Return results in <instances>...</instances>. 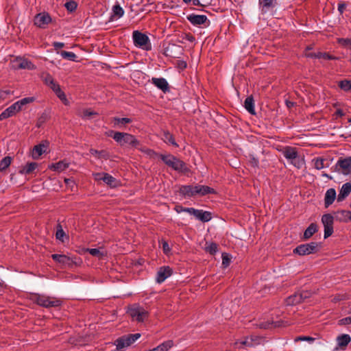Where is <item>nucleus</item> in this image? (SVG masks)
Listing matches in <instances>:
<instances>
[{"label": "nucleus", "mask_w": 351, "mask_h": 351, "mask_svg": "<svg viewBox=\"0 0 351 351\" xmlns=\"http://www.w3.org/2000/svg\"><path fill=\"white\" fill-rule=\"evenodd\" d=\"M244 107L251 114H256L254 109V100L252 95L248 96L244 101Z\"/></svg>", "instance_id": "obj_31"}, {"label": "nucleus", "mask_w": 351, "mask_h": 351, "mask_svg": "<svg viewBox=\"0 0 351 351\" xmlns=\"http://www.w3.org/2000/svg\"><path fill=\"white\" fill-rule=\"evenodd\" d=\"M306 56L308 58H317V59L323 58L325 60H337V57L333 56L329 54L328 53H326V52L309 53L306 55Z\"/></svg>", "instance_id": "obj_29"}, {"label": "nucleus", "mask_w": 351, "mask_h": 351, "mask_svg": "<svg viewBox=\"0 0 351 351\" xmlns=\"http://www.w3.org/2000/svg\"><path fill=\"white\" fill-rule=\"evenodd\" d=\"M338 86L345 92H351V80L344 79L338 82Z\"/></svg>", "instance_id": "obj_38"}, {"label": "nucleus", "mask_w": 351, "mask_h": 351, "mask_svg": "<svg viewBox=\"0 0 351 351\" xmlns=\"http://www.w3.org/2000/svg\"><path fill=\"white\" fill-rule=\"evenodd\" d=\"M350 192L351 182H346L343 184L337 196V202L343 201L346 197L349 195Z\"/></svg>", "instance_id": "obj_22"}, {"label": "nucleus", "mask_w": 351, "mask_h": 351, "mask_svg": "<svg viewBox=\"0 0 351 351\" xmlns=\"http://www.w3.org/2000/svg\"><path fill=\"white\" fill-rule=\"evenodd\" d=\"M186 19L193 25H200L206 22H209L206 15H198L195 14H189L186 16Z\"/></svg>", "instance_id": "obj_15"}, {"label": "nucleus", "mask_w": 351, "mask_h": 351, "mask_svg": "<svg viewBox=\"0 0 351 351\" xmlns=\"http://www.w3.org/2000/svg\"><path fill=\"white\" fill-rule=\"evenodd\" d=\"M283 156L288 160H291L298 154L296 147L287 146L282 150Z\"/></svg>", "instance_id": "obj_27"}, {"label": "nucleus", "mask_w": 351, "mask_h": 351, "mask_svg": "<svg viewBox=\"0 0 351 351\" xmlns=\"http://www.w3.org/2000/svg\"><path fill=\"white\" fill-rule=\"evenodd\" d=\"M290 162L297 169H300L304 164V160L300 156L299 154L296 156V158H294L293 159L290 160Z\"/></svg>", "instance_id": "obj_41"}, {"label": "nucleus", "mask_w": 351, "mask_h": 351, "mask_svg": "<svg viewBox=\"0 0 351 351\" xmlns=\"http://www.w3.org/2000/svg\"><path fill=\"white\" fill-rule=\"evenodd\" d=\"M195 193L196 195L199 194L202 196L207 194H215L216 191L214 189L205 185H196L195 186Z\"/></svg>", "instance_id": "obj_21"}, {"label": "nucleus", "mask_w": 351, "mask_h": 351, "mask_svg": "<svg viewBox=\"0 0 351 351\" xmlns=\"http://www.w3.org/2000/svg\"><path fill=\"white\" fill-rule=\"evenodd\" d=\"M114 140L121 146H130L132 148H136L142 152L150 153L154 152L151 149L144 150L140 147V141L132 134L126 132H117L114 134Z\"/></svg>", "instance_id": "obj_1"}, {"label": "nucleus", "mask_w": 351, "mask_h": 351, "mask_svg": "<svg viewBox=\"0 0 351 351\" xmlns=\"http://www.w3.org/2000/svg\"><path fill=\"white\" fill-rule=\"evenodd\" d=\"M315 340V338H313V337H310V336H299V337H297L295 339V341H308L310 343L313 342Z\"/></svg>", "instance_id": "obj_55"}, {"label": "nucleus", "mask_w": 351, "mask_h": 351, "mask_svg": "<svg viewBox=\"0 0 351 351\" xmlns=\"http://www.w3.org/2000/svg\"><path fill=\"white\" fill-rule=\"evenodd\" d=\"M173 346L172 340L164 341L157 347L147 351H168Z\"/></svg>", "instance_id": "obj_34"}, {"label": "nucleus", "mask_w": 351, "mask_h": 351, "mask_svg": "<svg viewBox=\"0 0 351 351\" xmlns=\"http://www.w3.org/2000/svg\"><path fill=\"white\" fill-rule=\"evenodd\" d=\"M190 208H184L181 205H176L174 208V210L180 213L181 212H186L187 213V210H189Z\"/></svg>", "instance_id": "obj_63"}, {"label": "nucleus", "mask_w": 351, "mask_h": 351, "mask_svg": "<svg viewBox=\"0 0 351 351\" xmlns=\"http://www.w3.org/2000/svg\"><path fill=\"white\" fill-rule=\"evenodd\" d=\"M14 62L17 63V65L15 66V68L18 69L32 70L35 69L34 64L31 61L25 58L18 57L14 60Z\"/></svg>", "instance_id": "obj_16"}, {"label": "nucleus", "mask_w": 351, "mask_h": 351, "mask_svg": "<svg viewBox=\"0 0 351 351\" xmlns=\"http://www.w3.org/2000/svg\"><path fill=\"white\" fill-rule=\"evenodd\" d=\"M112 12L113 16H117L118 18L121 17L124 14L123 9L119 4L113 6Z\"/></svg>", "instance_id": "obj_46"}, {"label": "nucleus", "mask_w": 351, "mask_h": 351, "mask_svg": "<svg viewBox=\"0 0 351 351\" xmlns=\"http://www.w3.org/2000/svg\"><path fill=\"white\" fill-rule=\"evenodd\" d=\"M49 119V115L47 112H43L40 117L38 119L36 126L40 128L43 123H45Z\"/></svg>", "instance_id": "obj_49"}, {"label": "nucleus", "mask_w": 351, "mask_h": 351, "mask_svg": "<svg viewBox=\"0 0 351 351\" xmlns=\"http://www.w3.org/2000/svg\"><path fill=\"white\" fill-rule=\"evenodd\" d=\"M38 165L37 162H27L19 170V173L22 175L30 174L38 167Z\"/></svg>", "instance_id": "obj_26"}, {"label": "nucleus", "mask_w": 351, "mask_h": 351, "mask_svg": "<svg viewBox=\"0 0 351 351\" xmlns=\"http://www.w3.org/2000/svg\"><path fill=\"white\" fill-rule=\"evenodd\" d=\"M57 97L62 101H66L65 93L61 90V88H58V90L55 93Z\"/></svg>", "instance_id": "obj_58"}, {"label": "nucleus", "mask_w": 351, "mask_h": 351, "mask_svg": "<svg viewBox=\"0 0 351 351\" xmlns=\"http://www.w3.org/2000/svg\"><path fill=\"white\" fill-rule=\"evenodd\" d=\"M230 263V258H229V256L226 253L222 254V265L224 267H228Z\"/></svg>", "instance_id": "obj_57"}, {"label": "nucleus", "mask_w": 351, "mask_h": 351, "mask_svg": "<svg viewBox=\"0 0 351 351\" xmlns=\"http://www.w3.org/2000/svg\"><path fill=\"white\" fill-rule=\"evenodd\" d=\"M337 341L338 346L341 348L343 349L351 341V337L349 335L343 334V335H341L337 337Z\"/></svg>", "instance_id": "obj_33"}, {"label": "nucleus", "mask_w": 351, "mask_h": 351, "mask_svg": "<svg viewBox=\"0 0 351 351\" xmlns=\"http://www.w3.org/2000/svg\"><path fill=\"white\" fill-rule=\"evenodd\" d=\"M85 252H88L93 256L97 257L99 259H102L104 256H106V254L103 252H101L97 248H86L84 250Z\"/></svg>", "instance_id": "obj_39"}, {"label": "nucleus", "mask_w": 351, "mask_h": 351, "mask_svg": "<svg viewBox=\"0 0 351 351\" xmlns=\"http://www.w3.org/2000/svg\"><path fill=\"white\" fill-rule=\"evenodd\" d=\"M41 79L43 80V81L44 82V83L48 86L50 84H52V82L54 80L53 77H52L51 75H50L49 73H43L41 74Z\"/></svg>", "instance_id": "obj_44"}, {"label": "nucleus", "mask_w": 351, "mask_h": 351, "mask_svg": "<svg viewBox=\"0 0 351 351\" xmlns=\"http://www.w3.org/2000/svg\"><path fill=\"white\" fill-rule=\"evenodd\" d=\"M259 5L263 14L267 13L274 9L277 5V0H258Z\"/></svg>", "instance_id": "obj_19"}, {"label": "nucleus", "mask_w": 351, "mask_h": 351, "mask_svg": "<svg viewBox=\"0 0 351 351\" xmlns=\"http://www.w3.org/2000/svg\"><path fill=\"white\" fill-rule=\"evenodd\" d=\"M182 38L186 39V40H189L191 43L195 40V37L190 33L184 34V35L182 36Z\"/></svg>", "instance_id": "obj_61"}, {"label": "nucleus", "mask_w": 351, "mask_h": 351, "mask_svg": "<svg viewBox=\"0 0 351 351\" xmlns=\"http://www.w3.org/2000/svg\"><path fill=\"white\" fill-rule=\"evenodd\" d=\"M69 166V163L66 162V160H61L56 163H52L49 166V168L51 170L60 172L67 169Z\"/></svg>", "instance_id": "obj_30"}, {"label": "nucleus", "mask_w": 351, "mask_h": 351, "mask_svg": "<svg viewBox=\"0 0 351 351\" xmlns=\"http://www.w3.org/2000/svg\"><path fill=\"white\" fill-rule=\"evenodd\" d=\"M64 5L69 12H72L76 10L77 4L75 1L71 0L67 1Z\"/></svg>", "instance_id": "obj_51"}, {"label": "nucleus", "mask_w": 351, "mask_h": 351, "mask_svg": "<svg viewBox=\"0 0 351 351\" xmlns=\"http://www.w3.org/2000/svg\"><path fill=\"white\" fill-rule=\"evenodd\" d=\"M337 220L340 222L347 223L351 221V211L346 210H340L337 212Z\"/></svg>", "instance_id": "obj_24"}, {"label": "nucleus", "mask_w": 351, "mask_h": 351, "mask_svg": "<svg viewBox=\"0 0 351 351\" xmlns=\"http://www.w3.org/2000/svg\"><path fill=\"white\" fill-rule=\"evenodd\" d=\"M132 122V120L130 118H119V117H113L112 123L114 126H119L120 128H122V125L128 124Z\"/></svg>", "instance_id": "obj_36"}, {"label": "nucleus", "mask_w": 351, "mask_h": 351, "mask_svg": "<svg viewBox=\"0 0 351 351\" xmlns=\"http://www.w3.org/2000/svg\"><path fill=\"white\" fill-rule=\"evenodd\" d=\"M299 293L300 299L301 302H304L306 299L309 298L311 295V293L308 291H302L298 292Z\"/></svg>", "instance_id": "obj_53"}, {"label": "nucleus", "mask_w": 351, "mask_h": 351, "mask_svg": "<svg viewBox=\"0 0 351 351\" xmlns=\"http://www.w3.org/2000/svg\"><path fill=\"white\" fill-rule=\"evenodd\" d=\"M94 176L95 180H103L111 187H116L117 186V179L108 173H97L94 174Z\"/></svg>", "instance_id": "obj_12"}, {"label": "nucleus", "mask_w": 351, "mask_h": 351, "mask_svg": "<svg viewBox=\"0 0 351 351\" xmlns=\"http://www.w3.org/2000/svg\"><path fill=\"white\" fill-rule=\"evenodd\" d=\"M339 325H348L351 324V316L344 317L339 320Z\"/></svg>", "instance_id": "obj_60"}, {"label": "nucleus", "mask_w": 351, "mask_h": 351, "mask_svg": "<svg viewBox=\"0 0 351 351\" xmlns=\"http://www.w3.org/2000/svg\"><path fill=\"white\" fill-rule=\"evenodd\" d=\"M36 302L45 308L58 307L62 304V301L59 299L40 295L36 296Z\"/></svg>", "instance_id": "obj_4"}, {"label": "nucleus", "mask_w": 351, "mask_h": 351, "mask_svg": "<svg viewBox=\"0 0 351 351\" xmlns=\"http://www.w3.org/2000/svg\"><path fill=\"white\" fill-rule=\"evenodd\" d=\"M34 101V97H25V98L15 102V104H17L18 106H20L21 109L23 106H24L27 104L31 103Z\"/></svg>", "instance_id": "obj_52"}, {"label": "nucleus", "mask_w": 351, "mask_h": 351, "mask_svg": "<svg viewBox=\"0 0 351 351\" xmlns=\"http://www.w3.org/2000/svg\"><path fill=\"white\" fill-rule=\"evenodd\" d=\"M162 250L165 254H168L169 253V252L171 251V249L169 247L168 243L165 241H162Z\"/></svg>", "instance_id": "obj_62"}, {"label": "nucleus", "mask_w": 351, "mask_h": 351, "mask_svg": "<svg viewBox=\"0 0 351 351\" xmlns=\"http://www.w3.org/2000/svg\"><path fill=\"white\" fill-rule=\"evenodd\" d=\"M57 97L62 101H66L65 93L61 90V88H58V90L55 93Z\"/></svg>", "instance_id": "obj_59"}, {"label": "nucleus", "mask_w": 351, "mask_h": 351, "mask_svg": "<svg viewBox=\"0 0 351 351\" xmlns=\"http://www.w3.org/2000/svg\"><path fill=\"white\" fill-rule=\"evenodd\" d=\"M21 110V107L17 104H13L3 112L0 114V121L9 118L14 115L17 112Z\"/></svg>", "instance_id": "obj_14"}, {"label": "nucleus", "mask_w": 351, "mask_h": 351, "mask_svg": "<svg viewBox=\"0 0 351 351\" xmlns=\"http://www.w3.org/2000/svg\"><path fill=\"white\" fill-rule=\"evenodd\" d=\"M314 167L317 169L320 170L324 167V161L325 159L321 157L315 158L314 160Z\"/></svg>", "instance_id": "obj_43"}, {"label": "nucleus", "mask_w": 351, "mask_h": 351, "mask_svg": "<svg viewBox=\"0 0 351 351\" xmlns=\"http://www.w3.org/2000/svg\"><path fill=\"white\" fill-rule=\"evenodd\" d=\"M318 231V226L316 223H311L304 230L302 239L304 240L309 239L314 234Z\"/></svg>", "instance_id": "obj_25"}, {"label": "nucleus", "mask_w": 351, "mask_h": 351, "mask_svg": "<svg viewBox=\"0 0 351 351\" xmlns=\"http://www.w3.org/2000/svg\"><path fill=\"white\" fill-rule=\"evenodd\" d=\"M179 193L184 197H193L196 195L195 186L183 185L180 188Z\"/></svg>", "instance_id": "obj_28"}, {"label": "nucleus", "mask_w": 351, "mask_h": 351, "mask_svg": "<svg viewBox=\"0 0 351 351\" xmlns=\"http://www.w3.org/2000/svg\"><path fill=\"white\" fill-rule=\"evenodd\" d=\"M48 86H49L54 93H56L57 90H58V88H60V85L58 84H57L55 80H53L52 82V84H50L49 85H48Z\"/></svg>", "instance_id": "obj_64"}, {"label": "nucleus", "mask_w": 351, "mask_h": 351, "mask_svg": "<svg viewBox=\"0 0 351 351\" xmlns=\"http://www.w3.org/2000/svg\"><path fill=\"white\" fill-rule=\"evenodd\" d=\"M173 274V270L169 266H163L157 271L156 280L158 283H162Z\"/></svg>", "instance_id": "obj_13"}, {"label": "nucleus", "mask_w": 351, "mask_h": 351, "mask_svg": "<svg viewBox=\"0 0 351 351\" xmlns=\"http://www.w3.org/2000/svg\"><path fill=\"white\" fill-rule=\"evenodd\" d=\"M253 341L254 339L252 337H245L243 340H239V341H237L236 344L240 343L245 346L252 347L253 346Z\"/></svg>", "instance_id": "obj_50"}, {"label": "nucleus", "mask_w": 351, "mask_h": 351, "mask_svg": "<svg viewBox=\"0 0 351 351\" xmlns=\"http://www.w3.org/2000/svg\"><path fill=\"white\" fill-rule=\"evenodd\" d=\"M160 158L162 160V162L167 165L168 167H171V166H173V160H176V156L171 154H160L159 155Z\"/></svg>", "instance_id": "obj_37"}, {"label": "nucleus", "mask_w": 351, "mask_h": 351, "mask_svg": "<svg viewBox=\"0 0 351 351\" xmlns=\"http://www.w3.org/2000/svg\"><path fill=\"white\" fill-rule=\"evenodd\" d=\"M12 158L5 156L0 161V172L5 170L11 164Z\"/></svg>", "instance_id": "obj_40"}, {"label": "nucleus", "mask_w": 351, "mask_h": 351, "mask_svg": "<svg viewBox=\"0 0 351 351\" xmlns=\"http://www.w3.org/2000/svg\"><path fill=\"white\" fill-rule=\"evenodd\" d=\"M49 145V143H40L35 145L32 149V156L34 159H38L39 157L46 152V149Z\"/></svg>", "instance_id": "obj_17"}, {"label": "nucleus", "mask_w": 351, "mask_h": 351, "mask_svg": "<svg viewBox=\"0 0 351 351\" xmlns=\"http://www.w3.org/2000/svg\"><path fill=\"white\" fill-rule=\"evenodd\" d=\"M206 251L211 255L215 254L218 250V245L215 243H211L205 248Z\"/></svg>", "instance_id": "obj_48"}, {"label": "nucleus", "mask_w": 351, "mask_h": 351, "mask_svg": "<svg viewBox=\"0 0 351 351\" xmlns=\"http://www.w3.org/2000/svg\"><path fill=\"white\" fill-rule=\"evenodd\" d=\"M285 302L287 305L289 306H293L302 303L298 292H295L294 294L287 298Z\"/></svg>", "instance_id": "obj_35"}, {"label": "nucleus", "mask_w": 351, "mask_h": 351, "mask_svg": "<svg viewBox=\"0 0 351 351\" xmlns=\"http://www.w3.org/2000/svg\"><path fill=\"white\" fill-rule=\"evenodd\" d=\"M60 55L63 58L72 61H75L77 58L76 54L71 51H62Z\"/></svg>", "instance_id": "obj_42"}, {"label": "nucleus", "mask_w": 351, "mask_h": 351, "mask_svg": "<svg viewBox=\"0 0 351 351\" xmlns=\"http://www.w3.org/2000/svg\"><path fill=\"white\" fill-rule=\"evenodd\" d=\"M336 198V191L331 188L326 191L324 198V205L326 208H328L331 205Z\"/></svg>", "instance_id": "obj_23"}, {"label": "nucleus", "mask_w": 351, "mask_h": 351, "mask_svg": "<svg viewBox=\"0 0 351 351\" xmlns=\"http://www.w3.org/2000/svg\"><path fill=\"white\" fill-rule=\"evenodd\" d=\"M322 247V244L321 242H311L300 244L293 250V253L299 256L309 255L318 252Z\"/></svg>", "instance_id": "obj_2"}, {"label": "nucleus", "mask_w": 351, "mask_h": 351, "mask_svg": "<svg viewBox=\"0 0 351 351\" xmlns=\"http://www.w3.org/2000/svg\"><path fill=\"white\" fill-rule=\"evenodd\" d=\"M335 168L344 175L350 174L351 173V156L340 157L335 165Z\"/></svg>", "instance_id": "obj_9"}, {"label": "nucleus", "mask_w": 351, "mask_h": 351, "mask_svg": "<svg viewBox=\"0 0 351 351\" xmlns=\"http://www.w3.org/2000/svg\"><path fill=\"white\" fill-rule=\"evenodd\" d=\"M141 337L140 333L123 335L115 341L117 349L120 350L130 346Z\"/></svg>", "instance_id": "obj_5"}, {"label": "nucleus", "mask_w": 351, "mask_h": 351, "mask_svg": "<svg viewBox=\"0 0 351 351\" xmlns=\"http://www.w3.org/2000/svg\"><path fill=\"white\" fill-rule=\"evenodd\" d=\"M338 43L343 47H347L351 49V39L350 38H339Z\"/></svg>", "instance_id": "obj_54"}, {"label": "nucleus", "mask_w": 351, "mask_h": 351, "mask_svg": "<svg viewBox=\"0 0 351 351\" xmlns=\"http://www.w3.org/2000/svg\"><path fill=\"white\" fill-rule=\"evenodd\" d=\"M151 81L153 84H154L158 88L161 90L163 93H167L169 91V85L165 78L152 77Z\"/></svg>", "instance_id": "obj_18"}, {"label": "nucleus", "mask_w": 351, "mask_h": 351, "mask_svg": "<svg viewBox=\"0 0 351 351\" xmlns=\"http://www.w3.org/2000/svg\"><path fill=\"white\" fill-rule=\"evenodd\" d=\"M65 235V233L62 229V227L60 223H58L56 226V237L58 240L63 241V237Z\"/></svg>", "instance_id": "obj_47"}, {"label": "nucleus", "mask_w": 351, "mask_h": 351, "mask_svg": "<svg viewBox=\"0 0 351 351\" xmlns=\"http://www.w3.org/2000/svg\"><path fill=\"white\" fill-rule=\"evenodd\" d=\"M133 42L136 47L143 48L146 50L151 49L149 37L138 30L132 33Z\"/></svg>", "instance_id": "obj_3"}, {"label": "nucleus", "mask_w": 351, "mask_h": 351, "mask_svg": "<svg viewBox=\"0 0 351 351\" xmlns=\"http://www.w3.org/2000/svg\"><path fill=\"white\" fill-rule=\"evenodd\" d=\"M128 313L133 320L138 322H143L148 317V311L141 306H133L129 308Z\"/></svg>", "instance_id": "obj_6"}, {"label": "nucleus", "mask_w": 351, "mask_h": 351, "mask_svg": "<svg viewBox=\"0 0 351 351\" xmlns=\"http://www.w3.org/2000/svg\"><path fill=\"white\" fill-rule=\"evenodd\" d=\"M173 166H171V167L175 171L184 173H186L190 171L186 164L177 157H176V160H173Z\"/></svg>", "instance_id": "obj_20"}, {"label": "nucleus", "mask_w": 351, "mask_h": 351, "mask_svg": "<svg viewBox=\"0 0 351 351\" xmlns=\"http://www.w3.org/2000/svg\"><path fill=\"white\" fill-rule=\"evenodd\" d=\"M34 21L35 25L44 28L46 25L51 21V18L47 12H41L35 16Z\"/></svg>", "instance_id": "obj_11"}, {"label": "nucleus", "mask_w": 351, "mask_h": 351, "mask_svg": "<svg viewBox=\"0 0 351 351\" xmlns=\"http://www.w3.org/2000/svg\"><path fill=\"white\" fill-rule=\"evenodd\" d=\"M280 322H271V323H269V322H263L260 324V327L261 328H264V329H268V328H271L272 327H279L280 326Z\"/></svg>", "instance_id": "obj_45"}, {"label": "nucleus", "mask_w": 351, "mask_h": 351, "mask_svg": "<svg viewBox=\"0 0 351 351\" xmlns=\"http://www.w3.org/2000/svg\"><path fill=\"white\" fill-rule=\"evenodd\" d=\"M249 162L252 167H258L259 165L258 159L255 158L254 156L250 154L249 156Z\"/></svg>", "instance_id": "obj_56"}, {"label": "nucleus", "mask_w": 351, "mask_h": 351, "mask_svg": "<svg viewBox=\"0 0 351 351\" xmlns=\"http://www.w3.org/2000/svg\"><path fill=\"white\" fill-rule=\"evenodd\" d=\"M321 221L324 228V239H327L330 237L334 232V217L331 214H324L322 215Z\"/></svg>", "instance_id": "obj_7"}, {"label": "nucleus", "mask_w": 351, "mask_h": 351, "mask_svg": "<svg viewBox=\"0 0 351 351\" xmlns=\"http://www.w3.org/2000/svg\"><path fill=\"white\" fill-rule=\"evenodd\" d=\"M187 213L194 215L197 219L202 222H208L212 219V214L209 211H204L202 210L190 208L187 210Z\"/></svg>", "instance_id": "obj_10"}, {"label": "nucleus", "mask_w": 351, "mask_h": 351, "mask_svg": "<svg viewBox=\"0 0 351 351\" xmlns=\"http://www.w3.org/2000/svg\"><path fill=\"white\" fill-rule=\"evenodd\" d=\"M162 140L166 143L171 144L176 147H179V145H178L175 140L174 136L168 130L162 131Z\"/></svg>", "instance_id": "obj_32"}, {"label": "nucleus", "mask_w": 351, "mask_h": 351, "mask_svg": "<svg viewBox=\"0 0 351 351\" xmlns=\"http://www.w3.org/2000/svg\"><path fill=\"white\" fill-rule=\"evenodd\" d=\"M52 259L64 266L72 267L73 265H77V261H80V258H77L76 257H69L64 254H53L51 255Z\"/></svg>", "instance_id": "obj_8"}]
</instances>
